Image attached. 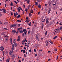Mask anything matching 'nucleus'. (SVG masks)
Segmentation results:
<instances>
[{
	"label": "nucleus",
	"mask_w": 62,
	"mask_h": 62,
	"mask_svg": "<svg viewBox=\"0 0 62 62\" xmlns=\"http://www.w3.org/2000/svg\"><path fill=\"white\" fill-rule=\"evenodd\" d=\"M35 56H37V54H35Z\"/></svg>",
	"instance_id": "774afa93"
},
{
	"label": "nucleus",
	"mask_w": 62,
	"mask_h": 62,
	"mask_svg": "<svg viewBox=\"0 0 62 62\" xmlns=\"http://www.w3.org/2000/svg\"><path fill=\"white\" fill-rule=\"evenodd\" d=\"M4 37L5 38H8V36L7 35H5Z\"/></svg>",
	"instance_id": "393cba45"
},
{
	"label": "nucleus",
	"mask_w": 62,
	"mask_h": 62,
	"mask_svg": "<svg viewBox=\"0 0 62 62\" xmlns=\"http://www.w3.org/2000/svg\"><path fill=\"white\" fill-rule=\"evenodd\" d=\"M26 39L25 38V40H24L22 41V42H25V41H26Z\"/></svg>",
	"instance_id": "ddd939ff"
},
{
	"label": "nucleus",
	"mask_w": 62,
	"mask_h": 62,
	"mask_svg": "<svg viewBox=\"0 0 62 62\" xmlns=\"http://www.w3.org/2000/svg\"><path fill=\"white\" fill-rule=\"evenodd\" d=\"M21 40V39L20 38V36H18V39H17V41H20Z\"/></svg>",
	"instance_id": "423d86ee"
},
{
	"label": "nucleus",
	"mask_w": 62,
	"mask_h": 62,
	"mask_svg": "<svg viewBox=\"0 0 62 62\" xmlns=\"http://www.w3.org/2000/svg\"><path fill=\"white\" fill-rule=\"evenodd\" d=\"M2 10L3 11H5V10H6V9H2Z\"/></svg>",
	"instance_id": "8fccbe9b"
},
{
	"label": "nucleus",
	"mask_w": 62,
	"mask_h": 62,
	"mask_svg": "<svg viewBox=\"0 0 62 62\" xmlns=\"http://www.w3.org/2000/svg\"><path fill=\"white\" fill-rule=\"evenodd\" d=\"M4 29H5V30H8V29L6 28H4Z\"/></svg>",
	"instance_id": "4c0bfd02"
},
{
	"label": "nucleus",
	"mask_w": 62,
	"mask_h": 62,
	"mask_svg": "<svg viewBox=\"0 0 62 62\" xmlns=\"http://www.w3.org/2000/svg\"><path fill=\"white\" fill-rule=\"evenodd\" d=\"M38 7L39 8H41V5L40 4L38 5Z\"/></svg>",
	"instance_id": "412c9836"
},
{
	"label": "nucleus",
	"mask_w": 62,
	"mask_h": 62,
	"mask_svg": "<svg viewBox=\"0 0 62 62\" xmlns=\"http://www.w3.org/2000/svg\"><path fill=\"white\" fill-rule=\"evenodd\" d=\"M26 30L25 29H24L23 30V32H25V31H26Z\"/></svg>",
	"instance_id": "e433bc0d"
},
{
	"label": "nucleus",
	"mask_w": 62,
	"mask_h": 62,
	"mask_svg": "<svg viewBox=\"0 0 62 62\" xmlns=\"http://www.w3.org/2000/svg\"><path fill=\"white\" fill-rule=\"evenodd\" d=\"M19 32H20V33L23 34V31L22 30H20L19 31Z\"/></svg>",
	"instance_id": "0eeeda50"
},
{
	"label": "nucleus",
	"mask_w": 62,
	"mask_h": 62,
	"mask_svg": "<svg viewBox=\"0 0 62 62\" xmlns=\"http://www.w3.org/2000/svg\"><path fill=\"white\" fill-rule=\"evenodd\" d=\"M21 16L20 15H19L17 16V18H19Z\"/></svg>",
	"instance_id": "5701e85b"
},
{
	"label": "nucleus",
	"mask_w": 62,
	"mask_h": 62,
	"mask_svg": "<svg viewBox=\"0 0 62 62\" xmlns=\"http://www.w3.org/2000/svg\"><path fill=\"white\" fill-rule=\"evenodd\" d=\"M29 52H31V50L30 49L29 50Z\"/></svg>",
	"instance_id": "e2e57ef3"
},
{
	"label": "nucleus",
	"mask_w": 62,
	"mask_h": 62,
	"mask_svg": "<svg viewBox=\"0 0 62 62\" xmlns=\"http://www.w3.org/2000/svg\"><path fill=\"white\" fill-rule=\"evenodd\" d=\"M37 2H40V0H37Z\"/></svg>",
	"instance_id": "09e8293b"
},
{
	"label": "nucleus",
	"mask_w": 62,
	"mask_h": 62,
	"mask_svg": "<svg viewBox=\"0 0 62 62\" xmlns=\"http://www.w3.org/2000/svg\"><path fill=\"white\" fill-rule=\"evenodd\" d=\"M53 42H51L50 43H51V44H53Z\"/></svg>",
	"instance_id": "5fc2aeb1"
},
{
	"label": "nucleus",
	"mask_w": 62,
	"mask_h": 62,
	"mask_svg": "<svg viewBox=\"0 0 62 62\" xmlns=\"http://www.w3.org/2000/svg\"><path fill=\"white\" fill-rule=\"evenodd\" d=\"M2 53H3V55H4V54H5V52H4V51H2Z\"/></svg>",
	"instance_id": "2f4dec72"
},
{
	"label": "nucleus",
	"mask_w": 62,
	"mask_h": 62,
	"mask_svg": "<svg viewBox=\"0 0 62 62\" xmlns=\"http://www.w3.org/2000/svg\"><path fill=\"white\" fill-rule=\"evenodd\" d=\"M17 45V43H15L14 44V46H15V47H16V46Z\"/></svg>",
	"instance_id": "9d476101"
},
{
	"label": "nucleus",
	"mask_w": 62,
	"mask_h": 62,
	"mask_svg": "<svg viewBox=\"0 0 62 62\" xmlns=\"http://www.w3.org/2000/svg\"><path fill=\"white\" fill-rule=\"evenodd\" d=\"M5 40L6 41H7V40H8V38H6L5 39Z\"/></svg>",
	"instance_id": "7c9ffc66"
},
{
	"label": "nucleus",
	"mask_w": 62,
	"mask_h": 62,
	"mask_svg": "<svg viewBox=\"0 0 62 62\" xmlns=\"http://www.w3.org/2000/svg\"><path fill=\"white\" fill-rule=\"evenodd\" d=\"M16 42V39H14L13 40V43H15Z\"/></svg>",
	"instance_id": "dca6fc26"
},
{
	"label": "nucleus",
	"mask_w": 62,
	"mask_h": 62,
	"mask_svg": "<svg viewBox=\"0 0 62 62\" xmlns=\"http://www.w3.org/2000/svg\"><path fill=\"white\" fill-rule=\"evenodd\" d=\"M60 25H62V24L61 23H60Z\"/></svg>",
	"instance_id": "49530a36"
},
{
	"label": "nucleus",
	"mask_w": 62,
	"mask_h": 62,
	"mask_svg": "<svg viewBox=\"0 0 62 62\" xmlns=\"http://www.w3.org/2000/svg\"><path fill=\"white\" fill-rule=\"evenodd\" d=\"M11 6H12H12H13V3H12V2H11Z\"/></svg>",
	"instance_id": "cd10ccee"
},
{
	"label": "nucleus",
	"mask_w": 62,
	"mask_h": 62,
	"mask_svg": "<svg viewBox=\"0 0 62 62\" xmlns=\"http://www.w3.org/2000/svg\"><path fill=\"white\" fill-rule=\"evenodd\" d=\"M12 32H13V33H16V31L15 30H13L12 31Z\"/></svg>",
	"instance_id": "2eb2a0df"
},
{
	"label": "nucleus",
	"mask_w": 62,
	"mask_h": 62,
	"mask_svg": "<svg viewBox=\"0 0 62 62\" xmlns=\"http://www.w3.org/2000/svg\"><path fill=\"white\" fill-rule=\"evenodd\" d=\"M51 60V59H48V61H50Z\"/></svg>",
	"instance_id": "052dcab7"
},
{
	"label": "nucleus",
	"mask_w": 62,
	"mask_h": 62,
	"mask_svg": "<svg viewBox=\"0 0 62 62\" xmlns=\"http://www.w3.org/2000/svg\"><path fill=\"white\" fill-rule=\"evenodd\" d=\"M3 12L4 13H6V11H3Z\"/></svg>",
	"instance_id": "bf43d9fd"
},
{
	"label": "nucleus",
	"mask_w": 62,
	"mask_h": 62,
	"mask_svg": "<svg viewBox=\"0 0 62 62\" xmlns=\"http://www.w3.org/2000/svg\"><path fill=\"white\" fill-rule=\"evenodd\" d=\"M8 51H6L5 52V54H8Z\"/></svg>",
	"instance_id": "58836bf2"
},
{
	"label": "nucleus",
	"mask_w": 62,
	"mask_h": 62,
	"mask_svg": "<svg viewBox=\"0 0 62 62\" xmlns=\"http://www.w3.org/2000/svg\"><path fill=\"white\" fill-rule=\"evenodd\" d=\"M27 10H28V9L27 8L25 9V11L27 12Z\"/></svg>",
	"instance_id": "f704fd0d"
},
{
	"label": "nucleus",
	"mask_w": 62,
	"mask_h": 62,
	"mask_svg": "<svg viewBox=\"0 0 62 62\" xmlns=\"http://www.w3.org/2000/svg\"><path fill=\"white\" fill-rule=\"evenodd\" d=\"M50 11H51V9L50 8L49 9L48 12V14H49V13H50Z\"/></svg>",
	"instance_id": "f8f14e48"
},
{
	"label": "nucleus",
	"mask_w": 62,
	"mask_h": 62,
	"mask_svg": "<svg viewBox=\"0 0 62 62\" xmlns=\"http://www.w3.org/2000/svg\"><path fill=\"white\" fill-rule=\"evenodd\" d=\"M28 24H29V26H31V24H30V23H29Z\"/></svg>",
	"instance_id": "864d4df0"
},
{
	"label": "nucleus",
	"mask_w": 62,
	"mask_h": 62,
	"mask_svg": "<svg viewBox=\"0 0 62 62\" xmlns=\"http://www.w3.org/2000/svg\"><path fill=\"white\" fill-rule=\"evenodd\" d=\"M49 21H50L49 20V18H46V23H48L49 22Z\"/></svg>",
	"instance_id": "7ed1b4c3"
},
{
	"label": "nucleus",
	"mask_w": 62,
	"mask_h": 62,
	"mask_svg": "<svg viewBox=\"0 0 62 62\" xmlns=\"http://www.w3.org/2000/svg\"><path fill=\"white\" fill-rule=\"evenodd\" d=\"M17 10L18 12H19L21 11V10H20V9L19 8H17Z\"/></svg>",
	"instance_id": "4468645a"
},
{
	"label": "nucleus",
	"mask_w": 62,
	"mask_h": 62,
	"mask_svg": "<svg viewBox=\"0 0 62 62\" xmlns=\"http://www.w3.org/2000/svg\"><path fill=\"white\" fill-rule=\"evenodd\" d=\"M14 2L16 3V4H17L18 3L16 1H15Z\"/></svg>",
	"instance_id": "79ce46f5"
},
{
	"label": "nucleus",
	"mask_w": 62,
	"mask_h": 62,
	"mask_svg": "<svg viewBox=\"0 0 62 62\" xmlns=\"http://www.w3.org/2000/svg\"><path fill=\"white\" fill-rule=\"evenodd\" d=\"M10 40H11V41H12V39L11 38L10 39Z\"/></svg>",
	"instance_id": "680f3d73"
},
{
	"label": "nucleus",
	"mask_w": 62,
	"mask_h": 62,
	"mask_svg": "<svg viewBox=\"0 0 62 62\" xmlns=\"http://www.w3.org/2000/svg\"><path fill=\"white\" fill-rule=\"evenodd\" d=\"M62 26H61L60 27V30H62Z\"/></svg>",
	"instance_id": "de8ad7c7"
},
{
	"label": "nucleus",
	"mask_w": 62,
	"mask_h": 62,
	"mask_svg": "<svg viewBox=\"0 0 62 62\" xmlns=\"http://www.w3.org/2000/svg\"><path fill=\"white\" fill-rule=\"evenodd\" d=\"M32 15V14L31 13H29V16H31Z\"/></svg>",
	"instance_id": "c756f323"
},
{
	"label": "nucleus",
	"mask_w": 62,
	"mask_h": 62,
	"mask_svg": "<svg viewBox=\"0 0 62 62\" xmlns=\"http://www.w3.org/2000/svg\"><path fill=\"white\" fill-rule=\"evenodd\" d=\"M30 33H31V31H29L28 32V34H30Z\"/></svg>",
	"instance_id": "37998d69"
},
{
	"label": "nucleus",
	"mask_w": 62,
	"mask_h": 62,
	"mask_svg": "<svg viewBox=\"0 0 62 62\" xmlns=\"http://www.w3.org/2000/svg\"><path fill=\"white\" fill-rule=\"evenodd\" d=\"M25 51L24 50H23V53H24V54L25 53Z\"/></svg>",
	"instance_id": "c9c22d12"
},
{
	"label": "nucleus",
	"mask_w": 62,
	"mask_h": 62,
	"mask_svg": "<svg viewBox=\"0 0 62 62\" xmlns=\"http://www.w3.org/2000/svg\"><path fill=\"white\" fill-rule=\"evenodd\" d=\"M17 26V24H13L11 25L10 26L11 27H16Z\"/></svg>",
	"instance_id": "f257e3e1"
},
{
	"label": "nucleus",
	"mask_w": 62,
	"mask_h": 62,
	"mask_svg": "<svg viewBox=\"0 0 62 62\" xmlns=\"http://www.w3.org/2000/svg\"><path fill=\"white\" fill-rule=\"evenodd\" d=\"M29 45H27V48H28V47H29Z\"/></svg>",
	"instance_id": "a18cd8bd"
},
{
	"label": "nucleus",
	"mask_w": 62,
	"mask_h": 62,
	"mask_svg": "<svg viewBox=\"0 0 62 62\" xmlns=\"http://www.w3.org/2000/svg\"><path fill=\"white\" fill-rule=\"evenodd\" d=\"M36 38L37 40H38V41H39V38L38 37V35H36Z\"/></svg>",
	"instance_id": "20e7f679"
},
{
	"label": "nucleus",
	"mask_w": 62,
	"mask_h": 62,
	"mask_svg": "<svg viewBox=\"0 0 62 62\" xmlns=\"http://www.w3.org/2000/svg\"><path fill=\"white\" fill-rule=\"evenodd\" d=\"M19 8L21 10H22L23 9L22 8V7H19Z\"/></svg>",
	"instance_id": "473e14b6"
},
{
	"label": "nucleus",
	"mask_w": 62,
	"mask_h": 62,
	"mask_svg": "<svg viewBox=\"0 0 62 62\" xmlns=\"http://www.w3.org/2000/svg\"><path fill=\"white\" fill-rule=\"evenodd\" d=\"M48 5V4H45V6H47V5Z\"/></svg>",
	"instance_id": "4d7b16f0"
},
{
	"label": "nucleus",
	"mask_w": 62,
	"mask_h": 62,
	"mask_svg": "<svg viewBox=\"0 0 62 62\" xmlns=\"http://www.w3.org/2000/svg\"><path fill=\"white\" fill-rule=\"evenodd\" d=\"M1 35H5V32H2L1 33Z\"/></svg>",
	"instance_id": "4be33fe9"
},
{
	"label": "nucleus",
	"mask_w": 62,
	"mask_h": 62,
	"mask_svg": "<svg viewBox=\"0 0 62 62\" xmlns=\"http://www.w3.org/2000/svg\"><path fill=\"white\" fill-rule=\"evenodd\" d=\"M48 4H49V6L50 5H51V1H49L48 2Z\"/></svg>",
	"instance_id": "9b49d317"
},
{
	"label": "nucleus",
	"mask_w": 62,
	"mask_h": 62,
	"mask_svg": "<svg viewBox=\"0 0 62 62\" xmlns=\"http://www.w3.org/2000/svg\"><path fill=\"white\" fill-rule=\"evenodd\" d=\"M2 23V22H0V24H1Z\"/></svg>",
	"instance_id": "13d9d810"
},
{
	"label": "nucleus",
	"mask_w": 62,
	"mask_h": 62,
	"mask_svg": "<svg viewBox=\"0 0 62 62\" xmlns=\"http://www.w3.org/2000/svg\"><path fill=\"white\" fill-rule=\"evenodd\" d=\"M24 50H26V48L25 47H24Z\"/></svg>",
	"instance_id": "69168bd1"
},
{
	"label": "nucleus",
	"mask_w": 62,
	"mask_h": 62,
	"mask_svg": "<svg viewBox=\"0 0 62 62\" xmlns=\"http://www.w3.org/2000/svg\"><path fill=\"white\" fill-rule=\"evenodd\" d=\"M30 0H28L27 1V3L28 4H29V2H30Z\"/></svg>",
	"instance_id": "f3484780"
},
{
	"label": "nucleus",
	"mask_w": 62,
	"mask_h": 62,
	"mask_svg": "<svg viewBox=\"0 0 62 62\" xmlns=\"http://www.w3.org/2000/svg\"><path fill=\"white\" fill-rule=\"evenodd\" d=\"M24 56L25 57H26V55H25V54H24Z\"/></svg>",
	"instance_id": "6e6d98bb"
},
{
	"label": "nucleus",
	"mask_w": 62,
	"mask_h": 62,
	"mask_svg": "<svg viewBox=\"0 0 62 62\" xmlns=\"http://www.w3.org/2000/svg\"><path fill=\"white\" fill-rule=\"evenodd\" d=\"M14 16L15 17L16 16V14H15V13H14Z\"/></svg>",
	"instance_id": "72a5a7b5"
},
{
	"label": "nucleus",
	"mask_w": 62,
	"mask_h": 62,
	"mask_svg": "<svg viewBox=\"0 0 62 62\" xmlns=\"http://www.w3.org/2000/svg\"><path fill=\"white\" fill-rule=\"evenodd\" d=\"M35 5H36V6L38 5V2H35Z\"/></svg>",
	"instance_id": "a211bd4d"
},
{
	"label": "nucleus",
	"mask_w": 62,
	"mask_h": 62,
	"mask_svg": "<svg viewBox=\"0 0 62 62\" xmlns=\"http://www.w3.org/2000/svg\"><path fill=\"white\" fill-rule=\"evenodd\" d=\"M57 38V36H55L54 37V38H53L54 39H55L56 38Z\"/></svg>",
	"instance_id": "bb28decb"
},
{
	"label": "nucleus",
	"mask_w": 62,
	"mask_h": 62,
	"mask_svg": "<svg viewBox=\"0 0 62 62\" xmlns=\"http://www.w3.org/2000/svg\"><path fill=\"white\" fill-rule=\"evenodd\" d=\"M9 59H7L6 62H9Z\"/></svg>",
	"instance_id": "6ab92c4d"
},
{
	"label": "nucleus",
	"mask_w": 62,
	"mask_h": 62,
	"mask_svg": "<svg viewBox=\"0 0 62 62\" xmlns=\"http://www.w3.org/2000/svg\"><path fill=\"white\" fill-rule=\"evenodd\" d=\"M17 22H19L20 23H21V22H22V21H21L18 20H17Z\"/></svg>",
	"instance_id": "aec40b11"
},
{
	"label": "nucleus",
	"mask_w": 62,
	"mask_h": 62,
	"mask_svg": "<svg viewBox=\"0 0 62 62\" xmlns=\"http://www.w3.org/2000/svg\"><path fill=\"white\" fill-rule=\"evenodd\" d=\"M34 51L35 52H36V50L35 49H34Z\"/></svg>",
	"instance_id": "3c124183"
},
{
	"label": "nucleus",
	"mask_w": 62,
	"mask_h": 62,
	"mask_svg": "<svg viewBox=\"0 0 62 62\" xmlns=\"http://www.w3.org/2000/svg\"><path fill=\"white\" fill-rule=\"evenodd\" d=\"M11 15H13V14L12 13H11Z\"/></svg>",
	"instance_id": "c03bdc74"
},
{
	"label": "nucleus",
	"mask_w": 62,
	"mask_h": 62,
	"mask_svg": "<svg viewBox=\"0 0 62 62\" xmlns=\"http://www.w3.org/2000/svg\"><path fill=\"white\" fill-rule=\"evenodd\" d=\"M47 31H46L45 34V36H46V35H47Z\"/></svg>",
	"instance_id": "a878e982"
},
{
	"label": "nucleus",
	"mask_w": 62,
	"mask_h": 62,
	"mask_svg": "<svg viewBox=\"0 0 62 62\" xmlns=\"http://www.w3.org/2000/svg\"><path fill=\"white\" fill-rule=\"evenodd\" d=\"M57 59H58V56H57Z\"/></svg>",
	"instance_id": "338daca9"
},
{
	"label": "nucleus",
	"mask_w": 62,
	"mask_h": 62,
	"mask_svg": "<svg viewBox=\"0 0 62 62\" xmlns=\"http://www.w3.org/2000/svg\"><path fill=\"white\" fill-rule=\"evenodd\" d=\"M16 15H19L18 13H17V12L16 13Z\"/></svg>",
	"instance_id": "ea45409f"
},
{
	"label": "nucleus",
	"mask_w": 62,
	"mask_h": 62,
	"mask_svg": "<svg viewBox=\"0 0 62 62\" xmlns=\"http://www.w3.org/2000/svg\"><path fill=\"white\" fill-rule=\"evenodd\" d=\"M54 51H57V49H54Z\"/></svg>",
	"instance_id": "0e129e2a"
},
{
	"label": "nucleus",
	"mask_w": 62,
	"mask_h": 62,
	"mask_svg": "<svg viewBox=\"0 0 62 62\" xmlns=\"http://www.w3.org/2000/svg\"><path fill=\"white\" fill-rule=\"evenodd\" d=\"M30 12L31 13H33V10L31 9V10Z\"/></svg>",
	"instance_id": "b1692460"
},
{
	"label": "nucleus",
	"mask_w": 62,
	"mask_h": 62,
	"mask_svg": "<svg viewBox=\"0 0 62 62\" xmlns=\"http://www.w3.org/2000/svg\"><path fill=\"white\" fill-rule=\"evenodd\" d=\"M15 54H13V55H12V58H14V57H15Z\"/></svg>",
	"instance_id": "1a4fd4ad"
},
{
	"label": "nucleus",
	"mask_w": 62,
	"mask_h": 62,
	"mask_svg": "<svg viewBox=\"0 0 62 62\" xmlns=\"http://www.w3.org/2000/svg\"><path fill=\"white\" fill-rule=\"evenodd\" d=\"M4 50V47L3 46H1L0 47V50L1 51H3Z\"/></svg>",
	"instance_id": "f03ea898"
},
{
	"label": "nucleus",
	"mask_w": 62,
	"mask_h": 62,
	"mask_svg": "<svg viewBox=\"0 0 62 62\" xmlns=\"http://www.w3.org/2000/svg\"><path fill=\"white\" fill-rule=\"evenodd\" d=\"M19 33V31H17V32H16V34H18V33Z\"/></svg>",
	"instance_id": "a19ab883"
},
{
	"label": "nucleus",
	"mask_w": 62,
	"mask_h": 62,
	"mask_svg": "<svg viewBox=\"0 0 62 62\" xmlns=\"http://www.w3.org/2000/svg\"><path fill=\"white\" fill-rule=\"evenodd\" d=\"M13 53V51H11L9 53V54L10 55H12V53Z\"/></svg>",
	"instance_id": "39448f33"
},
{
	"label": "nucleus",
	"mask_w": 62,
	"mask_h": 62,
	"mask_svg": "<svg viewBox=\"0 0 62 62\" xmlns=\"http://www.w3.org/2000/svg\"><path fill=\"white\" fill-rule=\"evenodd\" d=\"M12 48H11V49L12 50H14V45H13L12 46Z\"/></svg>",
	"instance_id": "6e6552de"
},
{
	"label": "nucleus",
	"mask_w": 62,
	"mask_h": 62,
	"mask_svg": "<svg viewBox=\"0 0 62 62\" xmlns=\"http://www.w3.org/2000/svg\"><path fill=\"white\" fill-rule=\"evenodd\" d=\"M25 22H27V23H28V22H29V21H28L26 20L25 21Z\"/></svg>",
	"instance_id": "603ef678"
},
{
	"label": "nucleus",
	"mask_w": 62,
	"mask_h": 62,
	"mask_svg": "<svg viewBox=\"0 0 62 62\" xmlns=\"http://www.w3.org/2000/svg\"><path fill=\"white\" fill-rule=\"evenodd\" d=\"M23 29V28H20L18 29V30H20V29Z\"/></svg>",
	"instance_id": "c85d7f7f"
}]
</instances>
